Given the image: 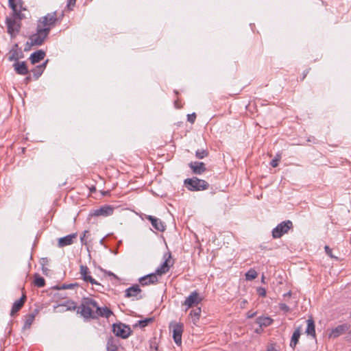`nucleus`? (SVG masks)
<instances>
[{
  "instance_id": "bb28decb",
  "label": "nucleus",
  "mask_w": 351,
  "mask_h": 351,
  "mask_svg": "<svg viewBox=\"0 0 351 351\" xmlns=\"http://www.w3.org/2000/svg\"><path fill=\"white\" fill-rule=\"evenodd\" d=\"M300 337V328H298L292 335L290 346L292 348H294L297 343H298L299 338Z\"/></svg>"
},
{
  "instance_id": "6e6552de",
  "label": "nucleus",
  "mask_w": 351,
  "mask_h": 351,
  "mask_svg": "<svg viewBox=\"0 0 351 351\" xmlns=\"http://www.w3.org/2000/svg\"><path fill=\"white\" fill-rule=\"evenodd\" d=\"M112 330L116 336L121 337L123 339L128 338L131 333L130 328L121 323L114 324Z\"/></svg>"
},
{
  "instance_id": "ea45409f",
  "label": "nucleus",
  "mask_w": 351,
  "mask_h": 351,
  "mask_svg": "<svg viewBox=\"0 0 351 351\" xmlns=\"http://www.w3.org/2000/svg\"><path fill=\"white\" fill-rule=\"evenodd\" d=\"M75 285L73 284H64L61 287H57V289H72Z\"/></svg>"
},
{
  "instance_id": "393cba45",
  "label": "nucleus",
  "mask_w": 351,
  "mask_h": 351,
  "mask_svg": "<svg viewBox=\"0 0 351 351\" xmlns=\"http://www.w3.org/2000/svg\"><path fill=\"white\" fill-rule=\"evenodd\" d=\"M307 327L306 329V333L308 335L312 336L313 337H315V323L312 318H309L306 320Z\"/></svg>"
},
{
  "instance_id": "7ed1b4c3",
  "label": "nucleus",
  "mask_w": 351,
  "mask_h": 351,
  "mask_svg": "<svg viewBox=\"0 0 351 351\" xmlns=\"http://www.w3.org/2000/svg\"><path fill=\"white\" fill-rule=\"evenodd\" d=\"M184 184L191 191H204L209 188V184L206 181L199 179L197 177L186 179Z\"/></svg>"
},
{
  "instance_id": "39448f33",
  "label": "nucleus",
  "mask_w": 351,
  "mask_h": 351,
  "mask_svg": "<svg viewBox=\"0 0 351 351\" xmlns=\"http://www.w3.org/2000/svg\"><path fill=\"white\" fill-rule=\"evenodd\" d=\"M57 21V13L56 12H53L40 18L38 21L37 25L42 28H49V32H50L51 27L55 26Z\"/></svg>"
},
{
  "instance_id": "2f4dec72",
  "label": "nucleus",
  "mask_w": 351,
  "mask_h": 351,
  "mask_svg": "<svg viewBox=\"0 0 351 351\" xmlns=\"http://www.w3.org/2000/svg\"><path fill=\"white\" fill-rule=\"evenodd\" d=\"M257 277V272L253 269H250L246 274H245V278L247 280H252L255 279Z\"/></svg>"
},
{
  "instance_id": "f257e3e1",
  "label": "nucleus",
  "mask_w": 351,
  "mask_h": 351,
  "mask_svg": "<svg viewBox=\"0 0 351 351\" xmlns=\"http://www.w3.org/2000/svg\"><path fill=\"white\" fill-rule=\"evenodd\" d=\"M16 0H8L9 6L12 10L13 17L6 19V25L8 29V33L10 36H14L19 32L20 30V21L24 17V15L21 13V0H17L19 3V8H18L17 3H15Z\"/></svg>"
},
{
  "instance_id": "20e7f679",
  "label": "nucleus",
  "mask_w": 351,
  "mask_h": 351,
  "mask_svg": "<svg viewBox=\"0 0 351 351\" xmlns=\"http://www.w3.org/2000/svg\"><path fill=\"white\" fill-rule=\"evenodd\" d=\"M49 28H42L37 25L36 32L29 36V40H30V45H34V46L41 45L46 38L48 36Z\"/></svg>"
},
{
  "instance_id": "4468645a",
  "label": "nucleus",
  "mask_w": 351,
  "mask_h": 351,
  "mask_svg": "<svg viewBox=\"0 0 351 351\" xmlns=\"http://www.w3.org/2000/svg\"><path fill=\"white\" fill-rule=\"evenodd\" d=\"M77 237V234L73 233L69 235H66L64 237H61L58 241V246L59 247H64L67 245H70L73 243L75 239H76Z\"/></svg>"
},
{
  "instance_id": "4d7b16f0",
  "label": "nucleus",
  "mask_w": 351,
  "mask_h": 351,
  "mask_svg": "<svg viewBox=\"0 0 351 351\" xmlns=\"http://www.w3.org/2000/svg\"><path fill=\"white\" fill-rule=\"evenodd\" d=\"M349 335L351 337V330L349 332Z\"/></svg>"
},
{
  "instance_id": "4c0bfd02",
  "label": "nucleus",
  "mask_w": 351,
  "mask_h": 351,
  "mask_svg": "<svg viewBox=\"0 0 351 351\" xmlns=\"http://www.w3.org/2000/svg\"><path fill=\"white\" fill-rule=\"evenodd\" d=\"M195 119H196L195 113H193V114L187 115V120L189 122H190L191 123H193L195 122Z\"/></svg>"
},
{
  "instance_id": "412c9836",
  "label": "nucleus",
  "mask_w": 351,
  "mask_h": 351,
  "mask_svg": "<svg viewBox=\"0 0 351 351\" xmlns=\"http://www.w3.org/2000/svg\"><path fill=\"white\" fill-rule=\"evenodd\" d=\"M25 300L26 295L25 294L23 293L22 297L19 300L14 302L10 312L11 316H14V314L16 313L22 308V306L25 304Z\"/></svg>"
},
{
  "instance_id": "58836bf2",
  "label": "nucleus",
  "mask_w": 351,
  "mask_h": 351,
  "mask_svg": "<svg viewBox=\"0 0 351 351\" xmlns=\"http://www.w3.org/2000/svg\"><path fill=\"white\" fill-rule=\"evenodd\" d=\"M257 293L260 296L265 297L266 295V290L265 288L263 287H258L257 289Z\"/></svg>"
},
{
  "instance_id": "a211bd4d",
  "label": "nucleus",
  "mask_w": 351,
  "mask_h": 351,
  "mask_svg": "<svg viewBox=\"0 0 351 351\" xmlns=\"http://www.w3.org/2000/svg\"><path fill=\"white\" fill-rule=\"evenodd\" d=\"M158 282V277L156 274H150L141 277L139 279V282L142 286H147L152 284H155Z\"/></svg>"
},
{
  "instance_id": "9b49d317",
  "label": "nucleus",
  "mask_w": 351,
  "mask_h": 351,
  "mask_svg": "<svg viewBox=\"0 0 351 351\" xmlns=\"http://www.w3.org/2000/svg\"><path fill=\"white\" fill-rule=\"evenodd\" d=\"M80 275L82 279L85 282H90L91 285H100L92 276L90 275V271L87 266L86 265H80Z\"/></svg>"
},
{
  "instance_id": "f3484780",
  "label": "nucleus",
  "mask_w": 351,
  "mask_h": 351,
  "mask_svg": "<svg viewBox=\"0 0 351 351\" xmlns=\"http://www.w3.org/2000/svg\"><path fill=\"white\" fill-rule=\"evenodd\" d=\"M189 165L195 174H202L206 170L205 164L202 162H191Z\"/></svg>"
},
{
  "instance_id": "b1692460",
  "label": "nucleus",
  "mask_w": 351,
  "mask_h": 351,
  "mask_svg": "<svg viewBox=\"0 0 351 351\" xmlns=\"http://www.w3.org/2000/svg\"><path fill=\"white\" fill-rule=\"evenodd\" d=\"M141 292L138 285H134L125 290V296L127 298L136 296Z\"/></svg>"
},
{
  "instance_id": "7c9ffc66",
  "label": "nucleus",
  "mask_w": 351,
  "mask_h": 351,
  "mask_svg": "<svg viewBox=\"0 0 351 351\" xmlns=\"http://www.w3.org/2000/svg\"><path fill=\"white\" fill-rule=\"evenodd\" d=\"M208 152L206 149H198L195 152V156L198 159H202L208 156Z\"/></svg>"
},
{
  "instance_id": "9d476101",
  "label": "nucleus",
  "mask_w": 351,
  "mask_h": 351,
  "mask_svg": "<svg viewBox=\"0 0 351 351\" xmlns=\"http://www.w3.org/2000/svg\"><path fill=\"white\" fill-rule=\"evenodd\" d=\"M114 212V207L110 205H105L101 207H100L98 209H96L93 211V213L91 214V216H104V217H108L110 216L113 214Z\"/></svg>"
},
{
  "instance_id": "79ce46f5",
  "label": "nucleus",
  "mask_w": 351,
  "mask_h": 351,
  "mask_svg": "<svg viewBox=\"0 0 351 351\" xmlns=\"http://www.w3.org/2000/svg\"><path fill=\"white\" fill-rule=\"evenodd\" d=\"M280 308L281 310L286 311V312H288L289 311V307L285 304H280Z\"/></svg>"
},
{
  "instance_id": "2eb2a0df",
  "label": "nucleus",
  "mask_w": 351,
  "mask_h": 351,
  "mask_svg": "<svg viewBox=\"0 0 351 351\" xmlns=\"http://www.w3.org/2000/svg\"><path fill=\"white\" fill-rule=\"evenodd\" d=\"M145 218L151 222L152 226L156 230L160 232H164L165 230V226L160 219L152 215H146Z\"/></svg>"
},
{
  "instance_id": "c03bdc74",
  "label": "nucleus",
  "mask_w": 351,
  "mask_h": 351,
  "mask_svg": "<svg viewBox=\"0 0 351 351\" xmlns=\"http://www.w3.org/2000/svg\"><path fill=\"white\" fill-rule=\"evenodd\" d=\"M48 62V60H47L45 62H43V64L37 66L39 69H40L43 71H44L45 67H46V65Z\"/></svg>"
},
{
  "instance_id": "09e8293b",
  "label": "nucleus",
  "mask_w": 351,
  "mask_h": 351,
  "mask_svg": "<svg viewBox=\"0 0 351 351\" xmlns=\"http://www.w3.org/2000/svg\"><path fill=\"white\" fill-rule=\"evenodd\" d=\"M246 304H247V300H242L241 302V304H240L241 307V308H245Z\"/></svg>"
},
{
  "instance_id": "4be33fe9",
  "label": "nucleus",
  "mask_w": 351,
  "mask_h": 351,
  "mask_svg": "<svg viewBox=\"0 0 351 351\" xmlns=\"http://www.w3.org/2000/svg\"><path fill=\"white\" fill-rule=\"evenodd\" d=\"M45 52L41 49L32 53L29 56V60L32 64H35L43 60L45 57Z\"/></svg>"
},
{
  "instance_id": "a18cd8bd",
  "label": "nucleus",
  "mask_w": 351,
  "mask_h": 351,
  "mask_svg": "<svg viewBox=\"0 0 351 351\" xmlns=\"http://www.w3.org/2000/svg\"><path fill=\"white\" fill-rule=\"evenodd\" d=\"M325 251L328 255H329L330 257H332V250L328 246H325Z\"/></svg>"
},
{
  "instance_id": "5fc2aeb1",
  "label": "nucleus",
  "mask_w": 351,
  "mask_h": 351,
  "mask_svg": "<svg viewBox=\"0 0 351 351\" xmlns=\"http://www.w3.org/2000/svg\"><path fill=\"white\" fill-rule=\"evenodd\" d=\"M267 351H276L274 348H269Z\"/></svg>"
},
{
  "instance_id": "37998d69",
  "label": "nucleus",
  "mask_w": 351,
  "mask_h": 351,
  "mask_svg": "<svg viewBox=\"0 0 351 351\" xmlns=\"http://www.w3.org/2000/svg\"><path fill=\"white\" fill-rule=\"evenodd\" d=\"M32 46H34V45H30V40H29L25 44L24 50L29 51Z\"/></svg>"
},
{
  "instance_id": "de8ad7c7",
  "label": "nucleus",
  "mask_w": 351,
  "mask_h": 351,
  "mask_svg": "<svg viewBox=\"0 0 351 351\" xmlns=\"http://www.w3.org/2000/svg\"><path fill=\"white\" fill-rule=\"evenodd\" d=\"M309 70H310V69H307V70H306V71H304L303 72V73H302V80H304V78L306 77L307 74H308V72H309Z\"/></svg>"
},
{
  "instance_id": "ddd939ff",
  "label": "nucleus",
  "mask_w": 351,
  "mask_h": 351,
  "mask_svg": "<svg viewBox=\"0 0 351 351\" xmlns=\"http://www.w3.org/2000/svg\"><path fill=\"white\" fill-rule=\"evenodd\" d=\"M112 315L113 313L109 308H108L107 306L100 307L97 303L95 319H97L99 317H104L108 319Z\"/></svg>"
},
{
  "instance_id": "cd10ccee",
  "label": "nucleus",
  "mask_w": 351,
  "mask_h": 351,
  "mask_svg": "<svg viewBox=\"0 0 351 351\" xmlns=\"http://www.w3.org/2000/svg\"><path fill=\"white\" fill-rule=\"evenodd\" d=\"M273 320L268 317H260L257 319V323L261 326H268L271 324Z\"/></svg>"
},
{
  "instance_id": "f03ea898",
  "label": "nucleus",
  "mask_w": 351,
  "mask_h": 351,
  "mask_svg": "<svg viewBox=\"0 0 351 351\" xmlns=\"http://www.w3.org/2000/svg\"><path fill=\"white\" fill-rule=\"evenodd\" d=\"M97 302L91 298H84L77 307V313L85 319H95Z\"/></svg>"
},
{
  "instance_id": "3c124183",
  "label": "nucleus",
  "mask_w": 351,
  "mask_h": 351,
  "mask_svg": "<svg viewBox=\"0 0 351 351\" xmlns=\"http://www.w3.org/2000/svg\"><path fill=\"white\" fill-rule=\"evenodd\" d=\"M31 80V77L29 75L25 78V82L28 83Z\"/></svg>"
},
{
  "instance_id": "dca6fc26",
  "label": "nucleus",
  "mask_w": 351,
  "mask_h": 351,
  "mask_svg": "<svg viewBox=\"0 0 351 351\" xmlns=\"http://www.w3.org/2000/svg\"><path fill=\"white\" fill-rule=\"evenodd\" d=\"M13 68L15 72L19 75H25L29 73V70L25 61L15 62L13 64Z\"/></svg>"
},
{
  "instance_id": "603ef678",
  "label": "nucleus",
  "mask_w": 351,
  "mask_h": 351,
  "mask_svg": "<svg viewBox=\"0 0 351 351\" xmlns=\"http://www.w3.org/2000/svg\"><path fill=\"white\" fill-rule=\"evenodd\" d=\"M261 281H262V282L265 283V276H264V275L262 276Z\"/></svg>"
},
{
  "instance_id": "1a4fd4ad",
  "label": "nucleus",
  "mask_w": 351,
  "mask_h": 351,
  "mask_svg": "<svg viewBox=\"0 0 351 351\" xmlns=\"http://www.w3.org/2000/svg\"><path fill=\"white\" fill-rule=\"evenodd\" d=\"M201 301L202 298L199 297V293L197 291H195L186 298L183 305L186 306L187 308H189L193 306L197 305Z\"/></svg>"
},
{
  "instance_id": "a19ab883",
  "label": "nucleus",
  "mask_w": 351,
  "mask_h": 351,
  "mask_svg": "<svg viewBox=\"0 0 351 351\" xmlns=\"http://www.w3.org/2000/svg\"><path fill=\"white\" fill-rule=\"evenodd\" d=\"M76 0H68L67 7L69 10H72L73 7L75 5Z\"/></svg>"
},
{
  "instance_id": "aec40b11",
  "label": "nucleus",
  "mask_w": 351,
  "mask_h": 351,
  "mask_svg": "<svg viewBox=\"0 0 351 351\" xmlns=\"http://www.w3.org/2000/svg\"><path fill=\"white\" fill-rule=\"evenodd\" d=\"M350 328V326L346 324H343L341 325H339L337 327H335L331 331L330 334V337L332 338H337L341 335L345 333L346 331L348 330Z\"/></svg>"
},
{
  "instance_id": "8fccbe9b",
  "label": "nucleus",
  "mask_w": 351,
  "mask_h": 351,
  "mask_svg": "<svg viewBox=\"0 0 351 351\" xmlns=\"http://www.w3.org/2000/svg\"><path fill=\"white\" fill-rule=\"evenodd\" d=\"M256 315V313H247V317L252 318Z\"/></svg>"
},
{
  "instance_id": "0eeeda50",
  "label": "nucleus",
  "mask_w": 351,
  "mask_h": 351,
  "mask_svg": "<svg viewBox=\"0 0 351 351\" xmlns=\"http://www.w3.org/2000/svg\"><path fill=\"white\" fill-rule=\"evenodd\" d=\"M169 330L173 333V338L176 345H181L184 324L181 322H172L169 324Z\"/></svg>"
},
{
  "instance_id": "c9c22d12",
  "label": "nucleus",
  "mask_w": 351,
  "mask_h": 351,
  "mask_svg": "<svg viewBox=\"0 0 351 351\" xmlns=\"http://www.w3.org/2000/svg\"><path fill=\"white\" fill-rule=\"evenodd\" d=\"M280 156L278 154L276 157L271 161L270 165L273 167H276L278 165V161L280 160Z\"/></svg>"
},
{
  "instance_id": "f704fd0d",
  "label": "nucleus",
  "mask_w": 351,
  "mask_h": 351,
  "mask_svg": "<svg viewBox=\"0 0 351 351\" xmlns=\"http://www.w3.org/2000/svg\"><path fill=\"white\" fill-rule=\"evenodd\" d=\"M32 72L33 73V75L36 80L38 79V77L42 75L43 71L39 69L38 66H36L32 70Z\"/></svg>"
},
{
  "instance_id": "e433bc0d",
  "label": "nucleus",
  "mask_w": 351,
  "mask_h": 351,
  "mask_svg": "<svg viewBox=\"0 0 351 351\" xmlns=\"http://www.w3.org/2000/svg\"><path fill=\"white\" fill-rule=\"evenodd\" d=\"M88 234H89V231L88 230H84V232H83L82 236L80 237L81 243L83 245H86L87 242H86V237H87V235Z\"/></svg>"
},
{
  "instance_id": "49530a36",
  "label": "nucleus",
  "mask_w": 351,
  "mask_h": 351,
  "mask_svg": "<svg viewBox=\"0 0 351 351\" xmlns=\"http://www.w3.org/2000/svg\"><path fill=\"white\" fill-rule=\"evenodd\" d=\"M48 263V260L47 258H43L41 260H40V264L44 266L45 265H46L47 263Z\"/></svg>"
},
{
  "instance_id": "6ab92c4d",
  "label": "nucleus",
  "mask_w": 351,
  "mask_h": 351,
  "mask_svg": "<svg viewBox=\"0 0 351 351\" xmlns=\"http://www.w3.org/2000/svg\"><path fill=\"white\" fill-rule=\"evenodd\" d=\"M164 256L165 258V261L156 270L154 274H156V276L166 274L169 269V258H171V254H165Z\"/></svg>"
},
{
  "instance_id": "473e14b6",
  "label": "nucleus",
  "mask_w": 351,
  "mask_h": 351,
  "mask_svg": "<svg viewBox=\"0 0 351 351\" xmlns=\"http://www.w3.org/2000/svg\"><path fill=\"white\" fill-rule=\"evenodd\" d=\"M66 306L65 311H75L77 307L74 302H68L67 304L59 305L58 307Z\"/></svg>"
},
{
  "instance_id": "423d86ee",
  "label": "nucleus",
  "mask_w": 351,
  "mask_h": 351,
  "mask_svg": "<svg viewBox=\"0 0 351 351\" xmlns=\"http://www.w3.org/2000/svg\"><path fill=\"white\" fill-rule=\"evenodd\" d=\"M293 228V223L290 220H287L279 223L272 230V237L274 239H279L285 234L288 233L289 230Z\"/></svg>"
},
{
  "instance_id": "72a5a7b5",
  "label": "nucleus",
  "mask_w": 351,
  "mask_h": 351,
  "mask_svg": "<svg viewBox=\"0 0 351 351\" xmlns=\"http://www.w3.org/2000/svg\"><path fill=\"white\" fill-rule=\"evenodd\" d=\"M34 284L38 287H43L45 286V279L39 276H36Z\"/></svg>"
},
{
  "instance_id": "6e6d98bb",
  "label": "nucleus",
  "mask_w": 351,
  "mask_h": 351,
  "mask_svg": "<svg viewBox=\"0 0 351 351\" xmlns=\"http://www.w3.org/2000/svg\"><path fill=\"white\" fill-rule=\"evenodd\" d=\"M108 274H109V275H110V276H111V275H112V276H114V274H113L112 272H109V273H108Z\"/></svg>"
},
{
  "instance_id": "c756f323",
  "label": "nucleus",
  "mask_w": 351,
  "mask_h": 351,
  "mask_svg": "<svg viewBox=\"0 0 351 351\" xmlns=\"http://www.w3.org/2000/svg\"><path fill=\"white\" fill-rule=\"evenodd\" d=\"M154 321L153 317L146 318L143 320H140L138 322V324H136L135 326H138L140 328H144L147 326L149 323L152 322Z\"/></svg>"
},
{
  "instance_id": "a878e982",
  "label": "nucleus",
  "mask_w": 351,
  "mask_h": 351,
  "mask_svg": "<svg viewBox=\"0 0 351 351\" xmlns=\"http://www.w3.org/2000/svg\"><path fill=\"white\" fill-rule=\"evenodd\" d=\"M201 314V308H196L195 309H193L190 313V316L192 319V322L193 324L197 325Z\"/></svg>"
},
{
  "instance_id": "c85d7f7f",
  "label": "nucleus",
  "mask_w": 351,
  "mask_h": 351,
  "mask_svg": "<svg viewBox=\"0 0 351 351\" xmlns=\"http://www.w3.org/2000/svg\"><path fill=\"white\" fill-rule=\"evenodd\" d=\"M34 318H35V315L34 313L27 315L25 317V324L23 326V328H25V329L29 328L34 320Z\"/></svg>"
},
{
  "instance_id": "f8f14e48",
  "label": "nucleus",
  "mask_w": 351,
  "mask_h": 351,
  "mask_svg": "<svg viewBox=\"0 0 351 351\" xmlns=\"http://www.w3.org/2000/svg\"><path fill=\"white\" fill-rule=\"evenodd\" d=\"M8 60L17 62L20 58H23V53L21 49H19L18 44L14 45L12 48L8 53Z\"/></svg>"
},
{
  "instance_id": "864d4df0",
  "label": "nucleus",
  "mask_w": 351,
  "mask_h": 351,
  "mask_svg": "<svg viewBox=\"0 0 351 351\" xmlns=\"http://www.w3.org/2000/svg\"><path fill=\"white\" fill-rule=\"evenodd\" d=\"M291 295V293L290 292H288L287 293H285L284 294V296L286 297V296H290Z\"/></svg>"
},
{
  "instance_id": "5701e85b",
  "label": "nucleus",
  "mask_w": 351,
  "mask_h": 351,
  "mask_svg": "<svg viewBox=\"0 0 351 351\" xmlns=\"http://www.w3.org/2000/svg\"><path fill=\"white\" fill-rule=\"evenodd\" d=\"M119 341L114 337H110L108 339L106 350L107 351H119Z\"/></svg>"
}]
</instances>
